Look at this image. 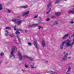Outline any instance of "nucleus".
<instances>
[{"mask_svg": "<svg viewBox=\"0 0 74 74\" xmlns=\"http://www.w3.org/2000/svg\"><path fill=\"white\" fill-rule=\"evenodd\" d=\"M17 51V49L15 46H13L12 47V51H11V54L10 55V58L14 59L15 58V56L14 55V53H16Z\"/></svg>", "mask_w": 74, "mask_h": 74, "instance_id": "nucleus-1", "label": "nucleus"}, {"mask_svg": "<svg viewBox=\"0 0 74 74\" xmlns=\"http://www.w3.org/2000/svg\"><path fill=\"white\" fill-rule=\"evenodd\" d=\"M12 21L13 22H14L15 23H16V22H17V25H21V23L22 22V21L21 20H20L19 19H14L12 20Z\"/></svg>", "mask_w": 74, "mask_h": 74, "instance_id": "nucleus-2", "label": "nucleus"}, {"mask_svg": "<svg viewBox=\"0 0 74 74\" xmlns=\"http://www.w3.org/2000/svg\"><path fill=\"white\" fill-rule=\"evenodd\" d=\"M51 4H52L51 2H50L47 5V8L48 12H47V14H48V13L51 11V8H49V7L51 6Z\"/></svg>", "mask_w": 74, "mask_h": 74, "instance_id": "nucleus-3", "label": "nucleus"}, {"mask_svg": "<svg viewBox=\"0 0 74 74\" xmlns=\"http://www.w3.org/2000/svg\"><path fill=\"white\" fill-rule=\"evenodd\" d=\"M21 53L18 52V55L20 60H22L23 58H22V55L21 54Z\"/></svg>", "mask_w": 74, "mask_h": 74, "instance_id": "nucleus-4", "label": "nucleus"}, {"mask_svg": "<svg viewBox=\"0 0 74 74\" xmlns=\"http://www.w3.org/2000/svg\"><path fill=\"white\" fill-rule=\"evenodd\" d=\"M29 11H27L25 12H23L22 14V16H26L27 15L29 14Z\"/></svg>", "mask_w": 74, "mask_h": 74, "instance_id": "nucleus-5", "label": "nucleus"}, {"mask_svg": "<svg viewBox=\"0 0 74 74\" xmlns=\"http://www.w3.org/2000/svg\"><path fill=\"white\" fill-rule=\"evenodd\" d=\"M68 56V53H66V54L64 55V57L62 58V60L63 61H64L66 60H67V56Z\"/></svg>", "mask_w": 74, "mask_h": 74, "instance_id": "nucleus-6", "label": "nucleus"}, {"mask_svg": "<svg viewBox=\"0 0 74 74\" xmlns=\"http://www.w3.org/2000/svg\"><path fill=\"white\" fill-rule=\"evenodd\" d=\"M24 58H27V59H28L29 60L32 61L33 60V59L31 58V57H28L26 55H24L23 56Z\"/></svg>", "mask_w": 74, "mask_h": 74, "instance_id": "nucleus-7", "label": "nucleus"}, {"mask_svg": "<svg viewBox=\"0 0 74 74\" xmlns=\"http://www.w3.org/2000/svg\"><path fill=\"white\" fill-rule=\"evenodd\" d=\"M62 14L61 12H57L54 13V15L55 16H60Z\"/></svg>", "mask_w": 74, "mask_h": 74, "instance_id": "nucleus-8", "label": "nucleus"}, {"mask_svg": "<svg viewBox=\"0 0 74 74\" xmlns=\"http://www.w3.org/2000/svg\"><path fill=\"white\" fill-rule=\"evenodd\" d=\"M68 14H74V8L73 9V10H70L68 12Z\"/></svg>", "mask_w": 74, "mask_h": 74, "instance_id": "nucleus-9", "label": "nucleus"}, {"mask_svg": "<svg viewBox=\"0 0 74 74\" xmlns=\"http://www.w3.org/2000/svg\"><path fill=\"white\" fill-rule=\"evenodd\" d=\"M42 43L43 47H45V41L43 40L42 41Z\"/></svg>", "mask_w": 74, "mask_h": 74, "instance_id": "nucleus-10", "label": "nucleus"}, {"mask_svg": "<svg viewBox=\"0 0 74 74\" xmlns=\"http://www.w3.org/2000/svg\"><path fill=\"white\" fill-rule=\"evenodd\" d=\"M69 35V34H66L64 36H63L62 37V39H65V38H66Z\"/></svg>", "mask_w": 74, "mask_h": 74, "instance_id": "nucleus-11", "label": "nucleus"}, {"mask_svg": "<svg viewBox=\"0 0 74 74\" xmlns=\"http://www.w3.org/2000/svg\"><path fill=\"white\" fill-rule=\"evenodd\" d=\"M37 42L36 41H35L34 42V46H35V47L37 48V49H38V47H37Z\"/></svg>", "mask_w": 74, "mask_h": 74, "instance_id": "nucleus-12", "label": "nucleus"}, {"mask_svg": "<svg viewBox=\"0 0 74 74\" xmlns=\"http://www.w3.org/2000/svg\"><path fill=\"white\" fill-rule=\"evenodd\" d=\"M38 26V24H32L30 25L29 26V27H34V26Z\"/></svg>", "mask_w": 74, "mask_h": 74, "instance_id": "nucleus-13", "label": "nucleus"}, {"mask_svg": "<svg viewBox=\"0 0 74 74\" xmlns=\"http://www.w3.org/2000/svg\"><path fill=\"white\" fill-rule=\"evenodd\" d=\"M14 29L16 31H22V29H19L18 30H17V29L16 28V26H15L14 27Z\"/></svg>", "mask_w": 74, "mask_h": 74, "instance_id": "nucleus-14", "label": "nucleus"}, {"mask_svg": "<svg viewBox=\"0 0 74 74\" xmlns=\"http://www.w3.org/2000/svg\"><path fill=\"white\" fill-rule=\"evenodd\" d=\"M31 69H34V68H36V67H34V64H33L31 66Z\"/></svg>", "mask_w": 74, "mask_h": 74, "instance_id": "nucleus-15", "label": "nucleus"}, {"mask_svg": "<svg viewBox=\"0 0 74 74\" xmlns=\"http://www.w3.org/2000/svg\"><path fill=\"white\" fill-rule=\"evenodd\" d=\"M3 10V5L0 3V11Z\"/></svg>", "mask_w": 74, "mask_h": 74, "instance_id": "nucleus-16", "label": "nucleus"}, {"mask_svg": "<svg viewBox=\"0 0 74 74\" xmlns=\"http://www.w3.org/2000/svg\"><path fill=\"white\" fill-rule=\"evenodd\" d=\"M61 1V0H56V1H55V3L56 4H58V3H59V2H60Z\"/></svg>", "mask_w": 74, "mask_h": 74, "instance_id": "nucleus-17", "label": "nucleus"}, {"mask_svg": "<svg viewBox=\"0 0 74 74\" xmlns=\"http://www.w3.org/2000/svg\"><path fill=\"white\" fill-rule=\"evenodd\" d=\"M61 1V0H56V1H55V3L56 4H58V3H59V2H60Z\"/></svg>", "mask_w": 74, "mask_h": 74, "instance_id": "nucleus-18", "label": "nucleus"}, {"mask_svg": "<svg viewBox=\"0 0 74 74\" xmlns=\"http://www.w3.org/2000/svg\"><path fill=\"white\" fill-rule=\"evenodd\" d=\"M28 5H26L25 6H24L22 7V8H28Z\"/></svg>", "mask_w": 74, "mask_h": 74, "instance_id": "nucleus-19", "label": "nucleus"}, {"mask_svg": "<svg viewBox=\"0 0 74 74\" xmlns=\"http://www.w3.org/2000/svg\"><path fill=\"white\" fill-rule=\"evenodd\" d=\"M51 18H53V19H55L56 18V17L55 16L53 15L51 17Z\"/></svg>", "mask_w": 74, "mask_h": 74, "instance_id": "nucleus-20", "label": "nucleus"}, {"mask_svg": "<svg viewBox=\"0 0 74 74\" xmlns=\"http://www.w3.org/2000/svg\"><path fill=\"white\" fill-rule=\"evenodd\" d=\"M70 70H71V68L69 66L68 68V70L67 71V73H69V72H70Z\"/></svg>", "mask_w": 74, "mask_h": 74, "instance_id": "nucleus-21", "label": "nucleus"}, {"mask_svg": "<svg viewBox=\"0 0 74 74\" xmlns=\"http://www.w3.org/2000/svg\"><path fill=\"white\" fill-rule=\"evenodd\" d=\"M8 32L7 31H6L5 32V36H7L8 35Z\"/></svg>", "mask_w": 74, "mask_h": 74, "instance_id": "nucleus-22", "label": "nucleus"}, {"mask_svg": "<svg viewBox=\"0 0 74 74\" xmlns=\"http://www.w3.org/2000/svg\"><path fill=\"white\" fill-rule=\"evenodd\" d=\"M4 55V53L3 52H2L0 54V56H3Z\"/></svg>", "mask_w": 74, "mask_h": 74, "instance_id": "nucleus-23", "label": "nucleus"}, {"mask_svg": "<svg viewBox=\"0 0 74 74\" xmlns=\"http://www.w3.org/2000/svg\"><path fill=\"white\" fill-rule=\"evenodd\" d=\"M17 37L18 39V40L19 42H21V40L19 38V37H18V36H17Z\"/></svg>", "mask_w": 74, "mask_h": 74, "instance_id": "nucleus-24", "label": "nucleus"}, {"mask_svg": "<svg viewBox=\"0 0 74 74\" xmlns=\"http://www.w3.org/2000/svg\"><path fill=\"white\" fill-rule=\"evenodd\" d=\"M38 14H37V15L35 16H34V19H35L36 18H37V17H38Z\"/></svg>", "mask_w": 74, "mask_h": 74, "instance_id": "nucleus-25", "label": "nucleus"}, {"mask_svg": "<svg viewBox=\"0 0 74 74\" xmlns=\"http://www.w3.org/2000/svg\"><path fill=\"white\" fill-rule=\"evenodd\" d=\"M7 12H8V13L11 12V10L9 9H7Z\"/></svg>", "mask_w": 74, "mask_h": 74, "instance_id": "nucleus-26", "label": "nucleus"}, {"mask_svg": "<svg viewBox=\"0 0 74 74\" xmlns=\"http://www.w3.org/2000/svg\"><path fill=\"white\" fill-rule=\"evenodd\" d=\"M20 33V32L19 31H17L16 32V34H19Z\"/></svg>", "mask_w": 74, "mask_h": 74, "instance_id": "nucleus-27", "label": "nucleus"}, {"mask_svg": "<svg viewBox=\"0 0 74 74\" xmlns=\"http://www.w3.org/2000/svg\"><path fill=\"white\" fill-rule=\"evenodd\" d=\"M5 28L6 29H10L11 28L10 27H5Z\"/></svg>", "mask_w": 74, "mask_h": 74, "instance_id": "nucleus-28", "label": "nucleus"}, {"mask_svg": "<svg viewBox=\"0 0 74 74\" xmlns=\"http://www.w3.org/2000/svg\"><path fill=\"white\" fill-rule=\"evenodd\" d=\"M51 73L52 74H57V73L56 72H53V71L51 72Z\"/></svg>", "mask_w": 74, "mask_h": 74, "instance_id": "nucleus-29", "label": "nucleus"}, {"mask_svg": "<svg viewBox=\"0 0 74 74\" xmlns=\"http://www.w3.org/2000/svg\"><path fill=\"white\" fill-rule=\"evenodd\" d=\"M28 45H32V43H31L30 42H29L28 43Z\"/></svg>", "mask_w": 74, "mask_h": 74, "instance_id": "nucleus-30", "label": "nucleus"}, {"mask_svg": "<svg viewBox=\"0 0 74 74\" xmlns=\"http://www.w3.org/2000/svg\"><path fill=\"white\" fill-rule=\"evenodd\" d=\"M38 27L39 29H41V28H42V27L41 26H39Z\"/></svg>", "mask_w": 74, "mask_h": 74, "instance_id": "nucleus-31", "label": "nucleus"}, {"mask_svg": "<svg viewBox=\"0 0 74 74\" xmlns=\"http://www.w3.org/2000/svg\"><path fill=\"white\" fill-rule=\"evenodd\" d=\"M70 23H71V24H73V23H74V22L73 21H71L70 22Z\"/></svg>", "mask_w": 74, "mask_h": 74, "instance_id": "nucleus-32", "label": "nucleus"}, {"mask_svg": "<svg viewBox=\"0 0 74 74\" xmlns=\"http://www.w3.org/2000/svg\"><path fill=\"white\" fill-rule=\"evenodd\" d=\"M29 66L27 65H25V67H26V68H28Z\"/></svg>", "mask_w": 74, "mask_h": 74, "instance_id": "nucleus-33", "label": "nucleus"}, {"mask_svg": "<svg viewBox=\"0 0 74 74\" xmlns=\"http://www.w3.org/2000/svg\"><path fill=\"white\" fill-rule=\"evenodd\" d=\"M17 18H21V16H18L17 17Z\"/></svg>", "mask_w": 74, "mask_h": 74, "instance_id": "nucleus-34", "label": "nucleus"}, {"mask_svg": "<svg viewBox=\"0 0 74 74\" xmlns=\"http://www.w3.org/2000/svg\"><path fill=\"white\" fill-rule=\"evenodd\" d=\"M58 22L56 21V23H55V25H58Z\"/></svg>", "mask_w": 74, "mask_h": 74, "instance_id": "nucleus-35", "label": "nucleus"}, {"mask_svg": "<svg viewBox=\"0 0 74 74\" xmlns=\"http://www.w3.org/2000/svg\"><path fill=\"white\" fill-rule=\"evenodd\" d=\"M22 71H23V72H25L26 71L23 69H22Z\"/></svg>", "mask_w": 74, "mask_h": 74, "instance_id": "nucleus-36", "label": "nucleus"}, {"mask_svg": "<svg viewBox=\"0 0 74 74\" xmlns=\"http://www.w3.org/2000/svg\"><path fill=\"white\" fill-rule=\"evenodd\" d=\"M50 20V19H46V21H49Z\"/></svg>", "mask_w": 74, "mask_h": 74, "instance_id": "nucleus-37", "label": "nucleus"}, {"mask_svg": "<svg viewBox=\"0 0 74 74\" xmlns=\"http://www.w3.org/2000/svg\"><path fill=\"white\" fill-rule=\"evenodd\" d=\"M10 36L11 37H14V35H11Z\"/></svg>", "mask_w": 74, "mask_h": 74, "instance_id": "nucleus-38", "label": "nucleus"}, {"mask_svg": "<svg viewBox=\"0 0 74 74\" xmlns=\"http://www.w3.org/2000/svg\"><path fill=\"white\" fill-rule=\"evenodd\" d=\"M25 32H26V33H27V30H25Z\"/></svg>", "mask_w": 74, "mask_h": 74, "instance_id": "nucleus-39", "label": "nucleus"}, {"mask_svg": "<svg viewBox=\"0 0 74 74\" xmlns=\"http://www.w3.org/2000/svg\"><path fill=\"white\" fill-rule=\"evenodd\" d=\"M68 59H71V57H69L68 58Z\"/></svg>", "mask_w": 74, "mask_h": 74, "instance_id": "nucleus-40", "label": "nucleus"}, {"mask_svg": "<svg viewBox=\"0 0 74 74\" xmlns=\"http://www.w3.org/2000/svg\"><path fill=\"white\" fill-rule=\"evenodd\" d=\"M65 53H66V51H64V54H65Z\"/></svg>", "mask_w": 74, "mask_h": 74, "instance_id": "nucleus-41", "label": "nucleus"}, {"mask_svg": "<svg viewBox=\"0 0 74 74\" xmlns=\"http://www.w3.org/2000/svg\"><path fill=\"white\" fill-rule=\"evenodd\" d=\"M45 63H48V61H47L45 62Z\"/></svg>", "mask_w": 74, "mask_h": 74, "instance_id": "nucleus-42", "label": "nucleus"}, {"mask_svg": "<svg viewBox=\"0 0 74 74\" xmlns=\"http://www.w3.org/2000/svg\"><path fill=\"white\" fill-rule=\"evenodd\" d=\"M1 64V62H0V65Z\"/></svg>", "mask_w": 74, "mask_h": 74, "instance_id": "nucleus-43", "label": "nucleus"}, {"mask_svg": "<svg viewBox=\"0 0 74 74\" xmlns=\"http://www.w3.org/2000/svg\"><path fill=\"white\" fill-rule=\"evenodd\" d=\"M64 0V1H67V0Z\"/></svg>", "mask_w": 74, "mask_h": 74, "instance_id": "nucleus-44", "label": "nucleus"}, {"mask_svg": "<svg viewBox=\"0 0 74 74\" xmlns=\"http://www.w3.org/2000/svg\"><path fill=\"white\" fill-rule=\"evenodd\" d=\"M66 74H69V73H66Z\"/></svg>", "mask_w": 74, "mask_h": 74, "instance_id": "nucleus-45", "label": "nucleus"}]
</instances>
